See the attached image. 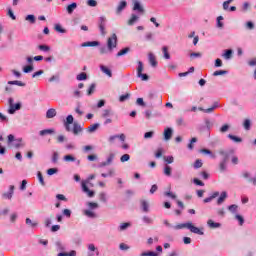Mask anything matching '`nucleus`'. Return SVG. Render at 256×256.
<instances>
[{"label": "nucleus", "mask_w": 256, "mask_h": 256, "mask_svg": "<svg viewBox=\"0 0 256 256\" xmlns=\"http://www.w3.org/2000/svg\"><path fill=\"white\" fill-rule=\"evenodd\" d=\"M163 224L165 225V227H168V229H175L176 231H179L181 229H188L191 233H195L196 235H204L203 231H201V229H199L198 227L194 226L191 222H186L174 226L173 224L169 223L168 220H163Z\"/></svg>", "instance_id": "f257e3e1"}, {"label": "nucleus", "mask_w": 256, "mask_h": 256, "mask_svg": "<svg viewBox=\"0 0 256 256\" xmlns=\"http://www.w3.org/2000/svg\"><path fill=\"white\" fill-rule=\"evenodd\" d=\"M115 48H117V34H112L107 40V45L99 47L100 55H109V53H113Z\"/></svg>", "instance_id": "f03ea898"}, {"label": "nucleus", "mask_w": 256, "mask_h": 256, "mask_svg": "<svg viewBox=\"0 0 256 256\" xmlns=\"http://www.w3.org/2000/svg\"><path fill=\"white\" fill-rule=\"evenodd\" d=\"M93 179H95V174H91L86 180L81 182L82 191L83 193H86L88 197H95V191L90 190L87 186L91 185V187H93V185L91 184V181H93Z\"/></svg>", "instance_id": "7ed1b4c3"}, {"label": "nucleus", "mask_w": 256, "mask_h": 256, "mask_svg": "<svg viewBox=\"0 0 256 256\" xmlns=\"http://www.w3.org/2000/svg\"><path fill=\"white\" fill-rule=\"evenodd\" d=\"M219 154L222 156V160L219 164V169L221 173H224V171H227V162L229 161V152L225 150H220Z\"/></svg>", "instance_id": "20e7f679"}, {"label": "nucleus", "mask_w": 256, "mask_h": 256, "mask_svg": "<svg viewBox=\"0 0 256 256\" xmlns=\"http://www.w3.org/2000/svg\"><path fill=\"white\" fill-rule=\"evenodd\" d=\"M13 101H14L13 98L8 99V104H9L8 113H9V115H15V112L20 111V109H21V102H18L16 104H14Z\"/></svg>", "instance_id": "39448f33"}, {"label": "nucleus", "mask_w": 256, "mask_h": 256, "mask_svg": "<svg viewBox=\"0 0 256 256\" xmlns=\"http://www.w3.org/2000/svg\"><path fill=\"white\" fill-rule=\"evenodd\" d=\"M144 66L142 61H138V66H137V77L141 79V81H149V75L143 74Z\"/></svg>", "instance_id": "423d86ee"}, {"label": "nucleus", "mask_w": 256, "mask_h": 256, "mask_svg": "<svg viewBox=\"0 0 256 256\" xmlns=\"http://www.w3.org/2000/svg\"><path fill=\"white\" fill-rule=\"evenodd\" d=\"M133 3V11H136L138 15H143L145 13V8H143V5L139 0H132Z\"/></svg>", "instance_id": "0eeeda50"}, {"label": "nucleus", "mask_w": 256, "mask_h": 256, "mask_svg": "<svg viewBox=\"0 0 256 256\" xmlns=\"http://www.w3.org/2000/svg\"><path fill=\"white\" fill-rule=\"evenodd\" d=\"M98 25H99L101 35L103 36L107 35V32L105 31V25H107V18H105V16H101L99 18Z\"/></svg>", "instance_id": "6e6552de"}, {"label": "nucleus", "mask_w": 256, "mask_h": 256, "mask_svg": "<svg viewBox=\"0 0 256 256\" xmlns=\"http://www.w3.org/2000/svg\"><path fill=\"white\" fill-rule=\"evenodd\" d=\"M113 159H115V154H114V153H110V154L107 156L106 161L101 162V163L98 165V167L103 168V167H107V166L111 165V163H113Z\"/></svg>", "instance_id": "1a4fd4ad"}, {"label": "nucleus", "mask_w": 256, "mask_h": 256, "mask_svg": "<svg viewBox=\"0 0 256 256\" xmlns=\"http://www.w3.org/2000/svg\"><path fill=\"white\" fill-rule=\"evenodd\" d=\"M14 193H15V186L10 185L8 192L3 193L2 197H3V199H8L9 201H11L13 199Z\"/></svg>", "instance_id": "9d476101"}, {"label": "nucleus", "mask_w": 256, "mask_h": 256, "mask_svg": "<svg viewBox=\"0 0 256 256\" xmlns=\"http://www.w3.org/2000/svg\"><path fill=\"white\" fill-rule=\"evenodd\" d=\"M127 9V1L121 0L116 8V15H121Z\"/></svg>", "instance_id": "9b49d317"}, {"label": "nucleus", "mask_w": 256, "mask_h": 256, "mask_svg": "<svg viewBox=\"0 0 256 256\" xmlns=\"http://www.w3.org/2000/svg\"><path fill=\"white\" fill-rule=\"evenodd\" d=\"M215 109H219V102H214L212 107L210 108H203V107H199L198 111H202L203 113H213V111H215Z\"/></svg>", "instance_id": "f8f14e48"}, {"label": "nucleus", "mask_w": 256, "mask_h": 256, "mask_svg": "<svg viewBox=\"0 0 256 256\" xmlns=\"http://www.w3.org/2000/svg\"><path fill=\"white\" fill-rule=\"evenodd\" d=\"M163 135H164V141H171V137H173V128L168 127L164 129Z\"/></svg>", "instance_id": "ddd939ff"}, {"label": "nucleus", "mask_w": 256, "mask_h": 256, "mask_svg": "<svg viewBox=\"0 0 256 256\" xmlns=\"http://www.w3.org/2000/svg\"><path fill=\"white\" fill-rule=\"evenodd\" d=\"M57 117V110L55 108H50L46 111V119H53Z\"/></svg>", "instance_id": "4468645a"}, {"label": "nucleus", "mask_w": 256, "mask_h": 256, "mask_svg": "<svg viewBox=\"0 0 256 256\" xmlns=\"http://www.w3.org/2000/svg\"><path fill=\"white\" fill-rule=\"evenodd\" d=\"M100 71H102L104 75H107V77H113V72L111 71V69L103 64L100 65Z\"/></svg>", "instance_id": "2eb2a0df"}, {"label": "nucleus", "mask_w": 256, "mask_h": 256, "mask_svg": "<svg viewBox=\"0 0 256 256\" xmlns=\"http://www.w3.org/2000/svg\"><path fill=\"white\" fill-rule=\"evenodd\" d=\"M101 43L99 41H88L81 44V47H99Z\"/></svg>", "instance_id": "dca6fc26"}, {"label": "nucleus", "mask_w": 256, "mask_h": 256, "mask_svg": "<svg viewBox=\"0 0 256 256\" xmlns=\"http://www.w3.org/2000/svg\"><path fill=\"white\" fill-rule=\"evenodd\" d=\"M222 57H224L226 59V61H229L230 59H232L233 58V49L224 50Z\"/></svg>", "instance_id": "f3484780"}, {"label": "nucleus", "mask_w": 256, "mask_h": 256, "mask_svg": "<svg viewBox=\"0 0 256 256\" xmlns=\"http://www.w3.org/2000/svg\"><path fill=\"white\" fill-rule=\"evenodd\" d=\"M148 60L149 63L152 67H157V59L155 58V54L154 53H149L148 54Z\"/></svg>", "instance_id": "a211bd4d"}, {"label": "nucleus", "mask_w": 256, "mask_h": 256, "mask_svg": "<svg viewBox=\"0 0 256 256\" xmlns=\"http://www.w3.org/2000/svg\"><path fill=\"white\" fill-rule=\"evenodd\" d=\"M72 131H73L74 135H78L79 133L83 132V127H81L79 123L75 122L73 124V130Z\"/></svg>", "instance_id": "6ab92c4d"}, {"label": "nucleus", "mask_w": 256, "mask_h": 256, "mask_svg": "<svg viewBox=\"0 0 256 256\" xmlns=\"http://www.w3.org/2000/svg\"><path fill=\"white\" fill-rule=\"evenodd\" d=\"M55 133V129H44L39 132L40 137H45V135H53Z\"/></svg>", "instance_id": "aec40b11"}, {"label": "nucleus", "mask_w": 256, "mask_h": 256, "mask_svg": "<svg viewBox=\"0 0 256 256\" xmlns=\"http://www.w3.org/2000/svg\"><path fill=\"white\" fill-rule=\"evenodd\" d=\"M226 199H227V192L225 191L221 192L219 198L217 199V205H223Z\"/></svg>", "instance_id": "412c9836"}, {"label": "nucleus", "mask_w": 256, "mask_h": 256, "mask_svg": "<svg viewBox=\"0 0 256 256\" xmlns=\"http://www.w3.org/2000/svg\"><path fill=\"white\" fill-rule=\"evenodd\" d=\"M139 21V16L135 13L131 14L130 19L128 20V25H135Z\"/></svg>", "instance_id": "4be33fe9"}, {"label": "nucleus", "mask_w": 256, "mask_h": 256, "mask_svg": "<svg viewBox=\"0 0 256 256\" xmlns=\"http://www.w3.org/2000/svg\"><path fill=\"white\" fill-rule=\"evenodd\" d=\"M207 225H208V227H210V229H219V227H221V223L214 222L211 219L207 221Z\"/></svg>", "instance_id": "5701e85b"}, {"label": "nucleus", "mask_w": 256, "mask_h": 256, "mask_svg": "<svg viewBox=\"0 0 256 256\" xmlns=\"http://www.w3.org/2000/svg\"><path fill=\"white\" fill-rule=\"evenodd\" d=\"M84 215L89 219H97V213L93 212V210H84Z\"/></svg>", "instance_id": "b1692460"}, {"label": "nucleus", "mask_w": 256, "mask_h": 256, "mask_svg": "<svg viewBox=\"0 0 256 256\" xmlns=\"http://www.w3.org/2000/svg\"><path fill=\"white\" fill-rule=\"evenodd\" d=\"M75 9H77V3H75V2H73L72 4H69L66 7L68 15H73V11H75Z\"/></svg>", "instance_id": "393cba45"}, {"label": "nucleus", "mask_w": 256, "mask_h": 256, "mask_svg": "<svg viewBox=\"0 0 256 256\" xmlns=\"http://www.w3.org/2000/svg\"><path fill=\"white\" fill-rule=\"evenodd\" d=\"M63 161H65L66 163H75V161H77V158H75V156L71 154H68L63 157Z\"/></svg>", "instance_id": "a878e982"}, {"label": "nucleus", "mask_w": 256, "mask_h": 256, "mask_svg": "<svg viewBox=\"0 0 256 256\" xmlns=\"http://www.w3.org/2000/svg\"><path fill=\"white\" fill-rule=\"evenodd\" d=\"M99 127H100V124L99 123H95V124L90 125L86 129V131H87V133H95V131H97V129H99Z\"/></svg>", "instance_id": "bb28decb"}, {"label": "nucleus", "mask_w": 256, "mask_h": 256, "mask_svg": "<svg viewBox=\"0 0 256 256\" xmlns=\"http://www.w3.org/2000/svg\"><path fill=\"white\" fill-rule=\"evenodd\" d=\"M129 227H131V222H124V223H121L119 226H118V231H127V229H129Z\"/></svg>", "instance_id": "cd10ccee"}, {"label": "nucleus", "mask_w": 256, "mask_h": 256, "mask_svg": "<svg viewBox=\"0 0 256 256\" xmlns=\"http://www.w3.org/2000/svg\"><path fill=\"white\" fill-rule=\"evenodd\" d=\"M228 211L232 213V215H237V211H239V206L237 204H232L228 206Z\"/></svg>", "instance_id": "c85d7f7f"}, {"label": "nucleus", "mask_w": 256, "mask_h": 256, "mask_svg": "<svg viewBox=\"0 0 256 256\" xmlns=\"http://www.w3.org/2000/svg\"><path fill=\"white\" fill-rule=\"evenodd\" d=\"M235 220L238 221V225H240V227H243L245 224V218L241 214H235Z\"/></svg>", "instance_id": "c756f323"}, {"label": "nucleus", "mask_w": 256, "mask_h": 256, "mask_svg": "<svg viewBox=\"0 0 256 256\" xmlns=\"http://www.w3.org/2000/svg\"><path fill=\"white\" fill-rule=\"evenodd\" d=\"M49 83H60L61 76L59 74L53 75L48 79Z\"/></svg>", "instance_id": "7c9ffc66"}, {"label": "nucleus", "mask_w": 256, "mask_h": 256, "mask_svg": "<svg viewBox=\"0 0 256 256\" xmlns=\"http://www.w3.org/2000/svg\"><path fill=\"white\" fill-rule=\"evenodd\" d=\"M162 52H163V55H164V59H171V54H169V47L167 46H163L162 47Z\"/></svg>", "instance_id": "2f4dec72"}, {"label": "nucleus", "mask_w": 256, "mask_h": 256, "mask_svg": "<svg viewBox=\"0 0 256 256\" xmlns=\"http://www.w3.org/2000/svg\"><path fill=\"white\" fill-rule=\"evenodd\" d=\"M22 70H23V73H32V71L35 70V67L33 66V64H28L24 66Z\"/></svg>", "instance_id": "473e14b6"}, {"label": "nucleus", "mask_w": 256, "mask_h": 256, "mask_svg": "<svg viewBox=\"0 0 256 256\" xmlns=\"http://www.w3.org/2000/svg\"><path fill=\"white\" fill-rule=\"evenodd\" d=\"M173 171V169L171 168V166L169 165H165L164 166V170L163 173L166 177H171V172Z\"/></svg>", "instance_id": "72a5a7b5"}, {"label": "nucleus", "mask_w": 256, "mask_h": 256, "mask_svg": "<svg viewBox=\"0 0 256 256\" xmlns=\"http://www.w3.org/2000/svg\"><path fill=\"white\" fill-rule=\"evenodd\" d=\"M129 51H131V48L126 47V48H123L122 50H120L116 55H117V57H123V55H127L129 53Z\"/></svg>", "instance_id": "f704fd0d"}, {"label": "nucleus", "mask_w": 256, "mask_h": 256, "mask_svg": "<svg viewBox=\"0 0 256 256\" xmlns=\"http://www.w3.org/2000/svg\"><path fill=\"white\" fill-rule=\"evenodd\" d=\"M57 256H77V251L71 250L70 252H60Z\"/></svg>", "instance_id": "c9c22d12"}, {"label": "nucleus", "mask_w": 256, "mask_h": 256, "mask_svg": "<svg viewBox=\"0 0 256 256\" xmlns=\"http://www.w3.org/2000/svg\"><path fill=\"white\" fill-rule=\"evenodd\" d=\"M141 207L144 213H149V203L145 200L141 201Z\"/></svg>", "instance_id": "e433bc0d"}, {"label": "nucleus", "mask_w": 256, "mask_h": 256, "mask_svg": "<svg viewBox=\"0 0 256 256\" xmlns=\"http://www.w3.org/2000/svg\"><path fill=\"white\" fill-rule=\"evenodd\" d=\"M25 21H28L29 23H31V25H34V23H35V21H37V19L35 18V15L29 14L25 17Z\"/></svg>", "instance_id": "4c0bfd02"}, {"label": "nucleus", "mask_w": 256, "mask_h": 256, "mask_svg": "<svg viewBox=\"0 0 256 256\" xmlns=\"http://www.w3.org/2000/svg\"><path fill=\"white\" fill-rule=\"evenodd\" d=\"M39 51H43L44 53H49L51 51V47L45 44H41L38 46Z\"/></svg>", "instance_id": "58836bf2"}, {"label": "nucleus", "mask_w": 256, "mask_h": 256, "mask_svg": "<svg viewBox=\"0 0 256 256\" xmlns=\"http://www.w3.org/2000/svg\"><path fill=\"white\" fill-rule=\"evenodd\" d=\"M243 127L246 131H251V120L245 119L243 122Z\"/></svg>", "instance_id": "ea45409f"}, {"label": "nucleus", "mask_w": 256, "mask_h": 256, "mask_svg": "<svg viewBox=\"0 0 256 256\" xmlns=\"http://www.w3.org/2000/svg\"><path fill=\"white\" fill-rule=\"evenodd\" d=\"M77 81H87V73L81 72L76 76Z\"/></svg>", "instance_id": "a19ab883"}, {"label": "nucleus", "mask_w": 256, "mask_h": 256, "mask_svg": "<svg viewBox=\"0 0 256 256\" xmlns=\"http://www.w3.org/2000/svg\"><path fill=\"white\" fill-rule=\"evenodd\" d=\"M8 85H17L18 87H25V83L19 80L8 81Z\"/></svg>", "instance_id": "79ce46f5"}, {"label": "nucleus", "mask_w": 256, "mask_h": 256, "mask_svg": "<svg viewBox=\"0 0 256 256\" xmlns=\"http://www.w3.org/2000/svg\"><path fill=\"white\" fill-rule=\"evenodd\" d=\"M228 139H231V141H234V143H241V141H243V139H241L240 137L232 134L228 135Z\"/></svg>", "instance_id": "37998d69"}, {"label": "nucleus", "mask_w": 256, "mask_h": 256, "mask_svg": "<svg viewBox=\"0 0 256 256\" xmlns=\"http://www.w3.org/2000/svg\"><path fill=\"white\" fill-rule=\"evenodd\" d=\"M201 153H204L205 155H210L211 159H215L217 156L215 154H213V152H211V150L209 149H202Z\"/></svg>", "instance_id": "c03bdc74"}, {"label": "nucleus", "mask_w": 256, "mask_h": 256, "mask_svg": "<svg viewBox=\"0 0 256 256\" xmlns=\"http://www.w3.org/2000/svg\"><path fill=\"white\" fill-rule=\"evenodd\" d=\"M88 250H90L93 253H96V255H99V249H97V247H95V244L93 243L88 244Z\"/></svg>", "instance_id": "a18cd8bd"}, {"label": "nucleus", "mask_w": 256, "mask_h": 256, "mask_svg": "<svg viewBox=\"0 0 256 256\" xmlns=\"http://www.w3.org/2000/svg\"><path fill=\"white\" fill-rule=\"evenodd\" d=\"M72 97H74V99H81V97H83V93L80 90H74Z\"/></svg>", "instance_id": "49530a36"}, {"label": "nucleus", "mask_w": 256, "mask_h": 256, "mask_svg": "<svg viewBox=\"0 0 256 256\" xmlns=\"http://www.w3.org/2000/svg\"><path fill=\"white\" fill-rule=\"evenodd\" d=\"M95 87H96V85H95V83H93V84H91L90 87L88 88V90H87V95H88L89 97H91V95H93V93H95Z\"/></svg>", "instance_id": "de8ad7c7"}, {"label": "nucleus", "mask_w": 256, "mask_h": 256, "mask_svg": "<svg viewBox=\"0 0 256 256\" xmlns=\"http://www.w3.org/2000/svg\"><path fill=\"white\" fill-rule=\"evenodd\" d=\"M143 223H146V225H153V220L149 216H144L142 218Z\"/></svg>", "instance_id": "09e8293b"}, {"label": "nucleus", "mask_w": 256, "mask_h": 256, "mask_svg": "<svg viewBox=\"0 0 256 256\" xmlns=\"http://www.w3.org/2000/svg\"><path fill=\"white\" fill-rule=\"evenodd\" d=\"M223 16H218L217 17V27H218V29H223V27H224V24H223Z\"/></svg>", "instance_id": "8fccbe9b"}, {"label": "nucleus", "mask_w": 256, "mask_h": 256, "mask_svg": "<svg viewBox=\"0 0 256 256\" xmlns=\"http://www.w3.org/2000/svg\"><path fill=\"white\" fill-rule=\"evenodd\" d=\"M73 121H75V118H73V115H68L66 117V121L64 122V124L73 125Z\"/></svg>", "instance_id": "3c124183"}, {"label": "nucleus", "mask_w": 256, "mask_h": 256, "mask_svg": "<svg viewBox=\"0 0 256 256\" xmlns=\"http://www.w3.org/2000/svg\"><path fill=\"white\" fill-rule=\"evenodd\" d=\"M99 200H100L102 203H107V193L101 192V193L99 194Z\"/></svg>", "instance_id": "603ef678"}, {"label": "nucleus", "mask_w": 256, "mask_h": 256, "mask_svg": "<svg viewBox=\"0 0 256 256\" xmlns=\"http://www.w3.org/2000/svg\"><path fill=\"white\" fill-rule=\"evenodd\" d=\"M55 31H57V33H67V30H65L61 24H56L55 25Z\"/></svg>", "instance_id": "864d4df0"}, {"label": "nucleus", "mask_w": 256, "mask_h": 256, "mask_svg": "<svg viewBox=\"0 0 256 256\" xmlns=\"http://www.w3.org/2000/svg\"><path fill=\"white\" fill-rule=\"evenodd\" d=\"M37 177H38V181L40 184H42V186L44 187L45 185V180L43 179V174L41 173V171L37 172Z\"/></svg>", "instance_id": "5fc2aeb1"}, {"label": "nucleus", "mask_w": 256, "mask_h": 256, "mask_svg": "<svg viewBox=\"0 0 256 256\" xmlns=\"http://www.w3.org/2000/svg\"><path fill=\"white\" fill-rule=\"evenodd\" d=\"M176 124L178 125V127L185 126V119L183 117H178L176 119Z\"/></svg>", "instance_id": "6e6d98bb"}, {"label": "nucleus", "mask_w": 256, "mask_h": 256, "mask_svg": "<svg viewBox=\"0 0 256 256\" xmlns=\"http://www.w3.org/2000/svg\"><path fill=\"white\" fill-rule=\"evenodd\" d=\"M227 71L226 70H217L213 73V77H219V75H227Z\"/></svg>", "instance_id": "4d7b16f0"}, {"label": "nucleus", "mask_w": 256, "mask_h": 256, "mask_svg": "<svg viewBox=\"0 0 256 256\" xmlns=\"http://www.w3.org/2000/svg\"><path fill=\"white\" fill-rule=\"evenodd\" d=\"M203 167V161L201 159H197L194 163V169H201Z\"/></svg>", "instance_id": "13d9d810"}, {"label": "nucleus", "mask_w": 256, "mask_h": 256, "mask_svg": "<svg viewBox=\"0 0 256 256\" xmlns=\"http://www.w3.org/2000/svg\"><path fill=\"white\" fill-rule=\"evenodd\" d=\"M129 159H131V156H130L129 154H123V155L120 157L121 163H126V161H129Z\"/></svg>", "instance_id": "bf43d9fd"}, {"label": "nucleus", "mask_w": 256, "mask_h": 256, "mask_svg": "<svg viewBox=\"0 0 256 256\" xmlns=\"http://www.w3.org/2000/svg\"><path fill=\"white\" fill-rule=\"evenodd\" d=\"M56 249L57 251H65L66 247L61 242H56Z\"/></svg>", "instance_id": "052dcab7"}, {"label": "nucleus", "mask_w": 256, "mask_h": 256, "mask_svg": "<svg viewBox=\"0 0 256 256\" xmlns=\"http://www.w3.org/2000/svg\"><path fill=\"white\" fill-rule=\"evenodd\" d=\"M155 135L154 131H149L144 133V139H153V136Z\"/></svg>", "instance_id": "680f3d73"}, {"label": "nucleus", "mask_w": 256, "mask_h": 256, "mask_svg": "<svg viewBox=\"0 0 256 256\" xmlns=\"http://www.w3.org/2000/svg\"><path fill=\"white\" fill-rule=\"evenodd\" d=\"M234 0H226L223 2V9L224 11L229 10V5H231V2H233Z\"/></svg>", "instance_id": "e2e57ef3"}, {"label": "nucleus", "mask_w": 256, "mask_h": 256, "mask_svg": "<svg viewBox=\"0 0 256 256\" xmlns=\"http://www.w3.org/2000/svg\"><path fill=\"white\" fill-rule=\"evenodd\" d=\"M164 161L166 163H168L169 165H171V163H173V161H175V158L173 156H164Z\"/></svg>", "instance_id": "0e129e2a"}, {"label": "nucleus", "mask_w": 256, "mask_h": 256, "mask_svg": "<svg viewBox=\"0 0 256 256\" xmlns=\"http://www.w3.org/2000/svg\"><path fill=\"white\" fill-rule=\"evenodd\" d=\"M71 210L69 209H64L62 210V215H64V217H67V219L71 218Z\"/></svg>", "instance_id": "69168bd1"}, {"label": "nucleus", "mask_w": 256, "mask_h": 256, "mask_svg": "<svg viewBox=\"0 0 256 256\" xmlns=\"http://www.w3.org/2000/svg\"><path fill=\"white\" fill-rule=\"evenodd\" d=\"M59 172V169H57V168H49L48 170H47V175H55V173H58Z\"/></svg>", "instance_id": "338daca9"}, {"label": "nucleus", "mask_w": 256, "mask_h": 256, "mask_svg": "<svg viewBox=\"0 0 256 256\" xmlns=\"http://www.w3.org/2000/svg\"><path fill=\"white\" fill-rule=\"evenodd\" d=\"M26 225H31V227H37L38 223L31 221L30 218H26Z\"/></svg>", "instance_id": "774afa93"}]
</instances>
